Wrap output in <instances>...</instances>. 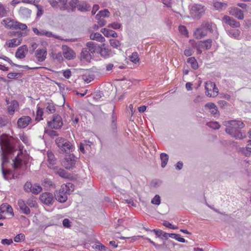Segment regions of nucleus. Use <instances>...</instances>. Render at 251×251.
Wrapping results in <instances>:
<instances>
[{
  "label": "nucleus",
  "mask_w": 251,
  "mask_h": 251,
  "mask_svg": "<svg viewBox=\"0 0 251 251\" xmlns=\"http://www.w3.org/2000/svg\"><path fill=\"white\" fill-rule=\"evenodd\" d=\"M100 32L106 37H112L116 38L118 37L117 33L114 30L107 28H101Z\"/></svg>",
  "instance_id": "16"
},
{
  "label": "nucleus",
  "mask_w": 251,
  "mask_h": 251,
  "mask_svg": "<svg viewBox=\"0 0 251 251\" xmlns=\"http://www.w3.org/2000/svg\"><path fill=\"white\" fill-rule=\"evenodd\" d=\"M78 2L79 0H71L69 1V4L71 7V10L72 12L75 11L76 6L78 7Z\"/></svg>",
  "instance_id": "44"
},
{
  "label": "nucleus",
  "mask_w": 251,
  "mask_h": 251,
  "mask_svg": "<svg viewBox=\"0 0 251 251\" xmlns=\"http://www.w3.org/2000/svg\"><path fill=\"white\" fill-rule=\"evenodd\" d=\"M39 199L42 203L47 205H52L54 201V195L49 192L43 193Z\"/></svg>",
  "instance_id": "5"
},
{
  "label": "nucleus",
  "mask_w": 251,
  "mask_h": 251,
  "mask_svg": "<svg viewBox=\"0 0 251 251\" xmlns=\"http://www.w3.org/2000/svg\"><path fill=\"white\" fill-rule=\"evenodd\" d=\"M27 204L31 207H35L36 205V199L33 196L28 199L27 201Z\"/></svg>",
  "instance_id": "52"
},
{
  "label": "nucleus",
  "mask_w": 251,
  "mask_h": 251,
  "mask_svg": "<svg viewBox=\"0 0 251 251\" xmlns=\"http://www.w3.org/2000/svg\"><path fill=\"white\" fill-rule=\"evenodd\" d=\"M13 25L10 26V28H14V29H20L22 30H25L27 29V26L25 24H24L19 22H18L17 21L16 22H12Z\"/></svg>",
  "instance_id": "29"
},
{
  "label": "nucleus",
  "mask_w": 251,
  "mask_h": 251,
  "mask_svg": "<svg viewBox=\"0 0 251 251\" xmlns=\"http://www.w3.org/2000/svg\"><path fill=\"white\" fill-rule=\"evenodd\" d=\"M53 169L54 170V173L62 178H67L71 180H75L76 179L75 176H72L63 169H58L57 167H54Z\"/></svg>",
  "instance_id": "6"
},
{
  "label": "nucleus",
  "mask_w": 251,
  "mask_h": 251,
  "mask_svg": "<svg viewBox=\"0 0 251 251\" xmlns=\"http://www.w3.org/2000/svg\"><path fill=\"white\" fill-rule=\"evenodd\" d=\"M42 32H43V35H45L48 37H53L56 39H59V36L54 35L51 32L48 31L44 29H42Z\"/></svg>",
  "instance_id": "63"
},
{
  "label": "nucleus",
  "mask_w": 251,
  "mask_h": 251,
  "mask_svg": "<svg viewBox=\"0 0 251 251\" xmlns=\"http://www.w3.org/2000/svg\"><path fill=\"white\" fill-rule=\"evenodd\" d=\"M162 181L159 179H154L151 181L150 183V186L151 187H159L161 186Z\"/></svg>",
  "instance_id": "46"
},
{
  "label": "nucleus",
  "mask_w": 251,
  "mask_h": 251,
  "mask_svg": "<svg viewBox=\"0 0 251 251\" xmlns=\"http://www.w3.org/2000/svg\"><path fill=\"white\" fill-rule=\"evenodd\" d=\"M23 75V74L22 73L10 72L7 74V76L9 79H16L18 78L19 76H22Z\"/></svg>",
  "instance_id": "50"
},
{
  "label": "nucleus",
  "mask_w": 251,
  "mask_h": 251,
  "mask_svg": "<svg viewBox=\"0 0 251 251\" xmlns=\"http://www.w3.org/2000/svg\"><path fill=\"white\" fill-rule=\"evenodd\" d=\"M160 157L161 160V166L162 168H164L168 163L169 155L166 153L162 152L160 154Z\"/></svg>",
  "instance_id": "33"
},
{
  "label": "nucleus",
  "mask_w": 251,
  "mask_h": 251,
  "mask_svg": "<svg viewBox=\"0 0 251 251\" xmlns=\"http://www.w3.org/2000/svg\"><path fill=\"white\" fill-rule=\"evenodd\" d=\"M43 114L44 112L43 109L40 107H38L36 111V117L35 118V120L39 122L43 120L42 116L43 115Z\"/></svg>",
  "instance_id": "41"
},
{
  "label": "nucleus",
  "mask_w": 251,
  "mask_h": 251,
  "mask_svg": "<svg viewBox=\"0 0 251 251\" xmlns=\"http://www.w3.org/2000/svg\"><path fill=\"white\" fill-rule=\"evenodd\" d=\"M109 43L110 45L114 48L117 49L121 46L120 41L116 39H110Z\"/></svg>",
  "instance_id": "54"
},
{
  "label": "nucleus",
  "mask_w": 251,
  "mask_h": 251,
  "mask_svg": "<svg viewBox=\"0 0 251 251\" xmlns=\"http://www.w3.org/2000/svg\"><path fill=\"white\" fill-rule=\"evenodd\" d=\"M19 12L22 17L27 18L30 17L31 10L27 8L21 7Z\"/></svg>",
  "instance_id": "27"
},
{
  "label": "nucleus",
  "mask_w": 251,
  "mask_h": 251,
  "mask_svg": "<svg viewBox=\"0 0 251 251\" xmlns=\"http://www.w3.org/2000/svg\"><path fill=\"white\" fill-rule=\"evenodd\" d=\"M111 50L107 48L106 49H103V50H99L98 52L100 54L101 57L107 58L111 56Z\"/></svg>",
  "instance_id": "31"
},
{
  "label": "nucleus",
  "mask_w": 251,
  "mask_h": 251,
  "mask_svg": "<svg viewBox=\"0 0 251 251\" xmlns=\"http://www.w3.org/2000/svg\"><path fill=\"white\" fill-rule=\"evenodd\" d=\"M227 134L230 135L232 137L238 140H242L246 137V136L245 135H243L241 131L236 132L234 133L233 132V131L230 132L229 130H228Z\"/></svg>",
  "instance_id": "30"
},
{
  "label": "nucleus",
  "mask_w": 251,
  "mask_h": 251,
  "mask_svg": "<svg viewBox=\"0 0 251 251\" xmlns=\"http://www.w3.org/2000/svg\"><path fill=\"white\" fill-rule=\"evenodd\" d=\"M18 205H19L20 209L25 214H29L30 213V211L28 207H27L23 200H19L18 201Z\"/></svg>",
  "instance_id": "19"
},
{
  "label": "nucleus",
  "mask_w": 251,
  "mask_h": 251,
  "mask_svg": "<svg viewBox=\"0 0 251 251\" xmlns=\"http://www.w3.org/2000/svg\"><path fill=\"white\" fill-rule=\"evenodd\" d=\"M74 147L72 145V144L66 140V143L64 144V145L61 147L59 149L60 153H70L71 152H72L73 151V149Z\"/></svg>",
  "instance_id": "12"
},
{
  "label": "nucleus",
  "mask_w": 251,
  "mask_h": 251,
  "mask_svg": "<svg viewBox=\"0 0 251 251\" xmlns=\"http://www.w3.org/2000/svg\"><path fill=\"white\" fill-rule=\"evenodd\" d=\"M229 125L237 126V128L241 129L245 126V125L242 121L236 120H231L228 121Z\"/></svg>",
  "instance_id": "35"
},
{
  "label": "nucleus",
  "mask_w": 251,
  "mask_h": 251,
  "mask_svg": "<svg viewBox=\"0 0 251 251\" xmlns=\"http://www.w3.org/2000/svg\"><path fill=\"white\" fill-rule=\"evenodd\" d=\"M163 225L164 226H165V227H168L170 229H176L178 228L177 226L172 225L171 223H170L169 222L166 221H164L163 223Z\"/></svg>",
  "instance_id": "61"
},
{
  "label": "nucleus",
  "mask_w": 251,
  "mask_h": 251,
  "mask_svg": "<svg viewBox=\"0 0 251 251\" xmlns=\"http://www.w3.org/2000/svg\"><path fill=\"white\" fill-rule=\"evenodd\" d=\"M107 27L114 29H118L121 28L122 25L117 22H113L108 25Z\"/></svg>",
  "instance_id": "55"
},
{
  "label": "nucleus",
  "mask_w": 251,
  "mask_h": 251,
  "mask_svg": "<svg viewBox=\"0 0 251 251\" xmlns=\"http://www.w3.org/2000/svg\"><path fill=\"white\" fill-rule=\"evenodd\" d=\"M9 11L8 8H6L3 4H0V18L6 16Z\"/></svg>",
  "instance_id": "36"
},
{
  "label": "nucleus",
  "mask_w": 251,
  "mask_h": 251,
  "mask_svg": "<svg viewBox=\"0 0 251 251\" xmlns=\"http://www.w3.org/2000/svg\"><path fill=\"white\" fill-rule=\"evenodd\" d=\"M82 77L85 82L89 83L94 79L95 75L93 74L86 73L82 75Z\"/></svg>",
  "instance_id": "37"
},
{
  "label": "nucleus",
  "mask_w": 251,
  "mask_h": 251,
  "mask_svg": "<svg viewBox=\"0 0 251 251\" xmlns=\"http://www.w3.org/2000/svg\"><path fill=\"white\" fill-rule=\"evenodd\" d=\"M63 75L66 78H69L72 75V73L70 69L63 71Z\"/></svg>",
  "instance_id": "64"
},
{
  "label": "nucleus",
  "mask_w": 251,
  "mask_h": 251,
  "mask_svg": "<svg viewBox=\"0 0 251 251\" xmlns=\"http://www.w3.org/2000/svg\"><path fill=\"white\" fill-rule=\"evenodd\" d=\"M194 35L197 39H201L207 35V31L201 26L196 30Z\"/></svg>",
  "instance_id": "23"
},
{
  "label": "nucleus",
  "mask_w": 251,
  "mask_h": 251,
  "mask_svg": "<svg viewBox=\"0 0 251 251\" xmlns=\"http://www.w3.org/2000/svg\"><path fill=\"white\" fill-rule=\"evenodd\" d=\"M74 189H66V191H64V189H59L56 190L54 192V197L55 199L60 202H64L67 200V194L70 193L74 191Z\"/></svg>",
  "instance_id": "3"
},
{
  "label": "nucleus",
  "mask_w": 251,
  "mask_h": 251,
  "mask_svg": "<svg viewBox=\"0 0 251 251\" xmlns=\"http://www.w3.org/2000/svg\"><path fill=\"white\" fill-rule=\"evenodd\" d=\"M93 248L97 251H105L107 249V248L100 243L94 246Z\"/></svg>",
  "instance_id": "49"
},
{
  "label": "nucleus",
  "mask_w": 251,
  "mask_h": 251,
  "mask_svg": "<svg viewBox=\"0 0 251 251\" xmlns=\"http://www.w3.org/2000/svg\"><path fill=\"white\" fill-rule=\"evenodd\" d=\"M19 153L13 159L12 166L14 169L20 168L22 165V160L19 158Z\"/></svg>",
  "instance_id": "32"
},
{
  "label": "nucleus",
  "mask_w": 251,
  "mask_h": 251,
  "mask_svg": "<svg viewBox=\"0 0 251 251\" xmlns=\"http://www.w3.org/2000/svg\"><path fill=\"white\" fill-rule=\"evenodd\" d=\"M48 161L50 165H54L55 160L54 159V155L52 153H48Z\"/></svg>",
  "instance_id": "59"
},
{
  "label": "nucleus",
  "mask_w": 251,
  "mask_h": 251,
  "mask_svg": "<svg viewBox=\"0 0 251 251\" xmlns=\"http://www.w3.org/2000/svg\"><path fill=\"white\" fill-rule=\"evenodd\" d=\"M204 12L203 6L201 4H194L190 9V14L193 18L200 19Z\"/></svg>",
  "instance_id": "4"
},
{
  "label": "nucleus",
  "mask_w": 251,
  "mask_h": 251,
  "mask_svg": "<svg viewBox=\"0 0 251 251\" xmlns=\"http://www.w3.org/2000/svg\"><path fill=\"white\" fill-rule=\"evenodd\" d=\"M55 105V104L52 100H50V102L46 103L45 106L46 107L47 112L48 114L54 113L56 111Z\"/></svg>",
  "instance_id": "25"
},
{
  "label": "nucleus",
  "mask_w": 251,
  "mask_h": 251,
  "mask_svg": "<svg viewBox=\"0 0 251 251\" xmlns=\"http://www.w3.org/2000/svg\"><path fill=\"white\" fill-rule=\"evenodd\" d=\"M223 21L232 27H238L240 26V23L233 18L225 15L223 18Z\"/></svg>",
  "instance_id": "10"
},
{
  "label": "nucleus",
  "mask_w": 251,
  "mask_h": 251,
  "mask_svg": "<svg viewBox=\"0 0 251 251\" xmlns=\"http://www.w3.org/2000/svg\"><path fill=\"white\" fill-rule=\"evenodd\" d=\"M86 46L91 53L94 54L95 52H98V44L92 41H89L86 43Z\"/></svg>",
  "instance_id": "18"
},
{
  "label": "nucleus",
  "mask_w": 251,
  "mask_h": 251,
  "mask_svg": "<svg viewBox=\"0 0 251 251\" xmlns=\"http://www.w3.org/2000/svg\"><path fill=\"white\" fill-rule=\"evenodd\" d=\"M130 58V61L135 64L139 62V58L137 52H133Z\"/></svg>",
  "instance_id": "56"
},
{
  "label": "nucleus",
  "mask_w": 251,
  "mask_h": 251,
  "mask_svg": "<svg viewBox=\"0 0 251 251\" xmlns=\"http://www.w3.org/2000/svg\"><path fill=\"white\" fill-rule=\"evenodd\" d=\"M22 38H13L12 40H10L9 42H7L6 44L9 48H15L20 45L22 43Z\"/></svg>",
  "instance_id": "28"
},
{
  "label": "nucleus",
  "mask_w": 251,
  "mask_h": 251,
  "mask_svg": "<svg viewBox=\"0 0 251 251\" xmlns=\"http://www.w3.org/2000/svg\"><path fill=\"white\" fill-rule=\"evenodd\" d=\"M19 102L17 100H12L11 104L7 107L9 114L11 115H13L14 114L15 110L19 107Z\"/></svg>",
  "instance_id": "21"
},
{
  "label": "nucleus",
  "mask_w": 251,
  "mask_h": 251,
  "mask_svg": "<svg viewBox=\"0 0 251 251\" xmlns=\"http://www.w3.org/2000/svg\"><path fill=\"white\" fill-rule=\"evenodd\" d=\"M212 40L211 39H208L203 41H199L196 45L199 46V47L208 50L211 48Z\"/></svg>",
  "instance_id": "14"
},
{
  "label": "nucleus",
  "mask_w": 251,
  "mask_h": 251,
  "mask_svg": "<svg viewBox=\"0 0 251 251\" xmlns=\"http://www.w3.org/2000/svg\"><path fill=\"white\" fill-rule=\"evenodd\" d=\"M77 10L81 12H85L91 10V5L86 1L79 0Z\"/></svg>",
  "instance_id": "13"
},
{
  "label": "nucleus",
  "mask_w": 251,
  "mask_h": 251,
  "mask_svg": "<svg viewBox=\"0 0 251 251\" xmlns=\"http://www.w3.org/2000/svg\"><path fill=\"white\" fill-rule=\"evenodd\" d=\"M151 203L157 205H159L161 203L160 197L158 195H156L151 200Z\"/></svg>",
  "instance_id": "57"
},
{
  "label": "nucleus",
  "mask_w": 251,
  "mask_h": 251,
  "mask_svg": "<svg viewBox=\"0 0 251 251\" xmlns=\"http://www.w3.org/2000/svg\"><path fill=\"white\" fill-rule=\"evenodd\" d=\"M36 7L37 8L36 18H38L40 17L43 14L44 10L42 6L40 5L37 4L36 5Z\"/></svg>",
  "instance_id": "60"
},
{
  "label": "nucleus",
  "mask_w": 251,
  "mask_h": 251,
  "mask_svg": "<svg viewBox=\"0 0 251 251\" xmlns=\"http://www.w3.org/2000/svg\"><path fill=\"white\" fill-rule=\"evenodd\" d=\"M110 127L113 134H116L117 132V116L115 115H111V121L110 124Z\"/></svg>",
  "instance_id": "17"
},
{
  "label": "nucleus",
  "mask_w": 251,
  "mask_h": 251,
  "mask_svg": "<svg viewBox=\"0 0 251 251\" xmlns=\"http://www.w3.org/2000/svg\"><path fill=\"white\" fill-rule=\"evenodd\" d=\"M208 126L213 129H219L221 126L218 122H210L207 124Z\"/></svg>",
  "instance_id": "45"
},
{
  "label": "nucleus",
  "mask_w": 251,
  "mask_h": 251,
  "mask_svg": "<svg viewBox=\"0 0 251 251\" xmlns=\"http://www.w3.org/2000/svg\"><path fill=\"white\" fill-rule=\"evenodd\" d=\"M46 49H38L35 52V56L38 62H43L47 58Z\"/></svg>",
  "instance_id": "9"
},
{
  "label": "nucleus",
  "mask_w": 251,
  "mask_h": 251,
  "mask_svg": "<svg viewBox=\"0 0 251 251\" xmlns=\"http://www.w3.org/2000/svg\"><path fill=\"white\" fill-rule=\"evenodd\" d=\"M170 238H173L177 240V241L181 243H185L186 241L185 239L181 237V235L179 234L176 233H171L170 236Z\"/></svg>",
  "instance_id": "40"
},
{
  "label": "nucleus",
  "mask_w": 251,
  "mask_h": 251,
  "mask_svg": "<svg viewBox=\"0 0 251 251\" xmlns=\"http://www.w3.org/2000/svg\"><path fill=\"white\" fill-rule=\"evenodd\" d=\"M62 49L64 50L63 54L65 58L71 60L75 57V51L67 46H63Z\"/></svg>",
  "instance_id": "11"
},
{
  "label": "nucleus",
  "mask_w": 251,
  "mask_h": 251,
  "mask_svg": "<svg viewBox=\"0 0 251 251\" xmlns=\"http://www.w3.org/2000/svg\"><path fill=\"white\" fill-rule=\"evenodd\" d=\"M66 139L63 137H58L55 139V142L57 147L60 149V148L62 147L64 144L66 143Z\"/></svg>",
  "instance_id": "42"
},
{
  "label": "nucleus",
  "mask_w": 251,
  "mask_h": 251,
  "mask_svg": "<svg viewBox=\"0 0 251 251\" xmlns=\"http://www.w3.org/2000/svg\"><path fill=\"white\" fill-rule=\"evenodd\" d=\"M229 13L231 15L235 16L239 20H243L244 17L243 12L237 7L232 8Z\"/></svg>",
  "instance_id": "15"
},
{
  "label": "nucleus",
  "mask_w": 251,
  "mask_h": 251,
  "mask_svg": "<svg viewBox=\"0 0 251 251\" xmlns=\"http://www.w3.org/2000/svg\"><path fill=\"white\" fill-rule=\"evenodd\" d=\"M76 161L72 162L64 161V166L67 170H72L75 168Z\"/></svg>",
  "instance_id": "39"
},
{
  "label": "nucleus",
  "mask_w": 251,
  "mask_h": 251,
  "mask_svg": "<svg viewBox=\"0 0 251 251\" xmlns=\"http://www.w3.org/2000/svg\"><path fill=\"white\" fill-rule=\"evenodd\" d=\"M44 132L48 134L51 138L58 136V133L57 131L53 130L48 129L46 128H45Z\"/></svg>",
  "instance_id": "48"
},
{
  "label": "nucleus",
  "mask_w": 251,
  "mask_h": 251,
  "mask_svg": "<svg viewBox=\"0 0 251 251\" xmlns=\"http://www.w3.org/2000/svg\"><path fill=\"white\" fill-rule=\"evenodd\" d=\"M178 30H179V32L181 34L185 35L187 37H188V31L187 28L185 26L182 25H179L178 27Z\"/></svg>",
  "instance_id": "53"
},
{
  "label": "nucleus",
  "mask_w": 251,
  "mask_h": 251,
  "mask_svg": "<svg viewBox=\"0 0 251 251\" xmlns=\"http://www.w3.org/2000/svg\"><path fill=\"white\" fill-rule=\"evenodd\" d=\"M212 24V23L204 22L201 24V26L204 28L206 31L208 30L210 33H212L213 32Z\"/></svg>",
  "instance_id": "38"
},
{
  "label": "nucleus",
  "mask_w": 251,
  "mask_h": 251,
  "mask_svg": "<svg viewBox=\"0 0 251 251\" xmlns=\"http://www.w3.org/2000/svg\"><path fill=\"white\" fill-rule=\"evenodd\" d=\"M5 212L10 213L12 216H14V213L12 207L6 203L2 204L0 206V213H3Z\"/></svg>",
  "instance_id": "20"
},
{
  "label": "nucleus",
  "mask_w": 251,
  "mask_h": 251,
  "mask_svg": "<svg viewBox=\"0 0 251 251\" xmlns=\"http://www.w3.org/2000/svg\"><path fill=\"white\" fill-rule=\"evenodd\" d=\"M42 185L45 187H55L54 184L49 178H45L42 182Z\"/></svg>",
  "instance_id": "47"
},
{
  "label": "nucleus",
  "mask_w": 251,
  "mask_h": 251,
  "mask_svg": "<svg viewBox=\"0 0 251 251\" xmlns=\"http://www.w3.org/2000/svg\"><path fill=\"white\" fill-rule=\"evenodd\" d=\"M28 51V50L27 45H22L15 52V57L19 59H23L25 57Z\"/></svg>",
  "instance_id": "7"
},
{
  "label": "nucleus",
  "mask_w": 251,
  "mask_h": 251,
  "mask_svg": "<svg viewBox=\"0 0 251 251\" xmlns=\"http://www.w3.org/2000/svg\"><path fill=\"white\" fill-rule=\"evenodd\" d=\"M47 124L52 129H61L63 125L62 117L58 114H54L52 120L48 121Z\"/></svg>",
  "instance_id": "2"
},
{
  "label": "nucleus",
  "mask_w": 251,
  "mask_h": 251,
  "mask_svg": "<svg viewBox=\"0 0 251 251\" xmlns=\"http://www.w3.org/2000/svg\"><path fill=\"white\" fill-rule=\"evenodd\" d=\"M227 5V3L226 2H222L218 1H214L213 2V6L214 9L219 11H222L224 9H225Z\"/></svg>",
  "instance_id": "22"
},
{
  "label": "nucleus",
  "mask_w": 251,
  "mask_h": 251,
  "mask_svg": "<svg viewBox=\"0 0 251 251\" xmlns=\"http://www.w3.org/2000/svg\"><path fill=\"white\" fill-rule=\"evenodd\" d=\"M101 17H108L110 15V12L107 9H104L99 12Z\"/></svg>",
  "instance_id": "62"
},
{
  "label": "nucleus",
  "mask_w": 251,
  "mask_h": 251,
  "mask_svg": "<svg viewBox=\"0 0 251 251\" xmlns=\"http://www.w3.org/2000/svg\"><path fill=\"white\" fill-rule=\"evenodd\" d=\"M228 130H229L230 132L233 131V132H240L241 131V129L238 127L237 128V126H232L230 125L229 126H227V127L226 128L225 131L226 133H228Z\"/></svg>",
  "instance_id": "43"
},
{
  "label": "nucleus",
  "mask_w": 251,
  "mask_h": 251,
  "mask_svg": "<svg viewBox=\"0 0 251 251\" xmlns=\"http://www.w3.org/2000/svg\"><path fill=\"white\" fill-rule=\"evenodd\" d=\"M227 34L232 38L238 39L240 34V31L237 29H229L226 30Z\"/></svg>",
  "instance_id": "26"
},
{
  "label": "nucleus",
  "mask_w": 251,
  "mask_h": 251,
  "mask_svg": "<svg viewBox=\"0 0 251 251\" xmlns=\"http://www.w3.org/2000/svg\"><path fill=\"white\" fill-rule=\"evenodd\" d=\"M10 143L8 135L7 134H2L0 136V146H1L0 152H1V166L3 168L4 164L9 162V158L7 154H5L3 151V146H7Z\"/></svg>",
  "instance_id": "1"
},
{
  "label": "nucleus",
  "mask_w": 251,
  "mask_h": 251,
  "mask_svg": "<svg viewBox=\"0 0 251 251\" xmlns=\"http://www.w3.org/2000/svg\"><path fill=\"white\" fill-rule=\"evenodd\" d=\"M187 62L191 64L192 68L197 70L199 68L198 63L194 57H189L187 59Z\"/></svg>",
  "instance_id": "34"
},
{
  "label": "nucleus",
  "mask_w": 251,
  "mask_h": 251,
  "mask_svg": "<svg viewBox=\"0 0 251 251\" xmlns=\"http://www.w3.org/2000/svg\"><path fill=\"white\" fill-rule=\"evenodd\" d=\"M31 118L28 116H23L20 118L17 121L18 127L19 128L26 127L31 122Z\"/></svg>",
  "instance_id": "8"
},
{
  "label": "nucleus",
  "mask_w": 251,
  "mask_h": 251,
  "mask_svg": "<svg viewBox=\"0 0 251 251\" xmlns=\"http://www.w3.org/2000/svg\"><path fill=\"white\" fill-rule=\"evenodd\" d=\"M25 239V235L23 233H20L17 234L14 239V240L16 242H20L24 241Z\"/></svg>",
  "instance_id": "58"
},
{
  "label": "nucleus",
  "mask_w": 251,
  "mask_h": 251,
  "mask_svg": "<svg viewBox=\"0 0 251 251\" xmlns=\"http://www.w3.org/2000/svg\"><path fill=\"white\" fill-rule=\"evenodd\" d=\"M81 59H85L86 61L90 60L92 58L91 53L88 50L87 48H83L80 53Z\"/></svg>",
  "instance_id": "24"
},
{
  "label": "nucleus",
  "mask_w": 251,
  "mask_h": 251,
  "mask_svg": "<svg viewBox=\"0 0 251 251\" xmlns=\"http://www.w3.org/2000/svg\"><path fill=\"white\" fill-rule=\"evenodd\" d=\"M12 22H14L13 20H11L9 18H7L2 20L1 24L5 25L6 27H8L10 28V26L13 25Z\"/></svg>",
  "instance_id": "51"
}]
</instances>
